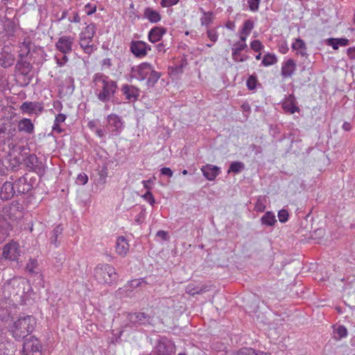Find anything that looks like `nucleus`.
<instances>
[{
    "label": "nucleus",
    "instance_id": "nucleus-1",
    "mask_svg": "<svg viewBox=\"0 0 355 355\" xmlns=\"http://www.w3.org/2000/svg\"><path fill=\"white\" fill-rule=\"evenodd\" d=\"M92 83L94 92L101 102L109 101L116 93V83L103 73H95L92 78Z\"/></svg>",
    "mask_w": 355,
    "mask_h": 355
},
{
    "label": "nucleus",
    "instance_id": "nucleus-2",
    "mask_svg": "<svg viewBox=\"0 0 355 355\" xmlns=\"http://www.w3.org/2000/svg\"><path fill=\"white\" fill-rule=\"evenodd\" d=\"M161 76L159 72L155 70L149 63L143 62L131 69V77L139 81L146 80L148 87H153Z\"/></svg>",
    "mask_w": 355,
    "mask_h": 355
},
{
    "label": "nucleus",
    "instance_id": "nucleus-3",
    "mask_svg": "<svg viewBox=\"0 0 355 355\" xmlns=\"http://www.w3.org/2000/svg\"><path fill=\"white\" fill-rule=\"evenodd\" d=\"M35 324V319L31 315H27L14 322L9 330L16 339H21L31 333Z\"/></svg>",
    "mask_w": 355,
    "mask_h": 355
},
{
    "label": "nucleus",
    "instance_id": "nucleus-4",
    "mask_svg": "<svg viewBox=\"0 0 355 355\" xmlns=\"http://www.w3.org/2000/svg\"><path fill=\"white\" fill-rule=\"evenodd\" d=\"M94 276L96 281L103 284H112L117 280L115 268L107 263H100L94 270Z\"/></svg>",
    "mask_w": 355,
    "mask_h": 355
},
{
    "label": "nucleus",
    "instance_id": "nucleus-5",
    "mask_svg": "<svg viewBox=\"0 0 355 355\" xmlns=\"http://www.w3.org/2000/svg\"><path fill=\"white\" fill-rule=\"evenodd\" d=\"M96 31V25L91 23L84 28L79 34L80 46L87 54H91L96 49V46L92 44Z\"/></svg>",
    "mask_w": 355,
    "mask_h": 355
},
{
    "label": "nucleus",
    "instance_id": "nucleus-6",
    "mask_svg": "<svg viewBox=\"0 0 355 355\" xmlns=\"http://www.w3.org/2000/svg\"><path fill=\"white\" fill-rule=\"evenodd\" d=\"M8 159L4 160L2 157H0V175H4L6 174L8 167L14 168L20 164L24 161V157L22 155H17L15 151L11 152Z\"/></svg>",
    "mask_w": 355,
    "mask_h": 355
},
{
    "label": "nucleus",
    "instance_id": "nucleus-7",
    "mask_svg": "<svg viewBox=\"0 0 355 355\" xmlns=\"http://www.w3.org/2000/svg\"><path fill=\"white\" fill-rule=\"evenodd\" d=\"M123 127L124 123L118 115L111 114L107 116L106 130L112 135H119L123 129Z\"/></svg>",
    "mask_w": 355,
    "mask_h": 355
},
{
    "label": "nucleus",
    "instance_id": "nucleus-8",
    "mask_svg": "<svg viewBox=\"0 0 355 355\" xmlns=\"http://www.w3.org/2000/svg\"><path fill=\"white\" fill-rule=\"evenodd\" d=\"M16 125L10 119L3 118L0 119V138L10 139L15 134Z\"/></svg>",
    "mask_w": 355,
    "mask_h": 355
},
{
    "label": "nucleus",
    "instance_id": "nucleus-9",
    "mask_svg": "<svg viewBox=\"0 0 355 355\" xmlns=\"http://www.w3.org/2000/svg\"><path fill=\"white\" fill-rule=\"evenodd\" d=\"M23 355H42V345L35 337L26 339L23 345Z\"/></svg>",
    "mask_w": 355,
    "mask_h": 355
},
{
    "label": "nucleus",
    "instance_id": "nucleus-10",
    "mask_svg": "<svg viewBox=\"0 0 355 355\" xmlns=\"http://www.w3.org/2000/svg\"><path fill=\"white\" fill-rule=\"evenodd\" d=\"M15 60L13 49L10 46H4L0 51V66L8 68L13 65Z\"/></svg>",
    "mask_w": 355,
    "mask_h": 355
},
{
    "label": "nucleus",
    "instance_id": "nucleus-11",
    "mask_svg": "<svg viewBox=\"0 0 355 355\" xmlns=\"http://www.w3.org/2000/svg\"><path fill=\"white\" fill-rule=\"evenodd\" d=\"M21 254L19 245L15 241L6 244L3 249V257L11 261H15Z\"/></svg>",
    "mask_w": 355,
    "mask_h": 355
},
{
    "label": "nucleus",
    "instance_id": "nucleus-12",
    "mask_svg": "<svg viewBox=\"0 0 355 355\" xmlns=\"http://www.w3.org/2000/svg\"><path fill=\"white\" fill-rule=\"evenodd\" d=\"M131 52L137 58H144L151 47L145 42L138 40L133 41L130 44Z\"/></svg>",
    "mask_w": 355,
    "mask_h": 355
},
{
    "label": "nucleus",
    "instance_id": "nucleus-13",
    "mask_svg": "<svg viewBox=\"0 0 355 355\" xmlns=\"http://www.w3.org/2000/svg\"><path fill=\"white\" fill-rule=\"evenodd\" d=\"M74 38L69 35H63L59 37L55 44L56 49L64 54H67L72 51Z\"/></svg>",
    "mask_w": 355,
    "mask_h": 355
},
{
    "label": "nucleus",
    "instance_id": "nucleus-14",
    "mask_svg": "<svg viewBox=\"0 0 355 355\" xmlns=\"http://www.w3.org/2000/svg\"><path fill=\"white\" fill-rule=\"evenodd\" d=\"M297 69L296 62L293 59L285 60L282 63L281 76L283 78H291Z\"/></svg>",
    "mask_w": 355,
    "mask_h": 355
},
{
    "label": "nucleus",
    "instance_id": "nucleus-15",
    "mask_svg": "<svg viewBox=\"0 0 355 355\" xmlns=\"http://www.w3.org/2000/svg\"><path fill=\"white\" fill-rule=\"evenodd\" d=\"M130 244L123 236H119L116 241L115 251L121 257H125L129 252Z\"/></svg>",
    "mask_w": 355,
    "mask_h": 355
},
{
    "label": "nucleus",
    "instance_id": "nucleus-16",
    "mask_svg": "<svg viewBox=\"0 0 355 355\" xmlns=\"http://www.w3.org/2000/svg\"><path fill=\"white\" fill-rule=\"evenodd\" d=\"M166 33V29L165 28L155 26L149 31L148 39L151 43H155L159 42Z\"/></svg>",
    "mask_w": 355,
    "mask_h": 355
},
{
    "label": "nucleus",
    "instance_id": "nucleus-17",
    "mask_svg": "<svg viewBox=\"0 0 355 355\" xmlns=\"http://www.w3.org/2000/svg\"><path fill=\"white\" fill-rule=\"evenodd\" d=\"M201 171L203 175L210 181L214 180L220 172L219 167L211 164L202 166Z\"/></svg>",
    "mask_w": 355,
    "mask_h": 355
},
{
    "label": "nucleus",
    "instance_id": "nucleus-18",
    "mask_svg": "<svg viewBox=\"0 0 355 355\" xmlns=\"http://www.w3.org/2000/svg\"><path fill=\"white\" fill-rule=\"evenodd\" d=\"M282 107L284 112L290 114H294L300 111L299 107L296 105V101L293 95H289L285 98L282 103Z\"/></svg>",
    "mask_w": 355,
    "mask_h": 355
},
{
    "label": "nucleus",
    "instance_id": "nucleus-19",
    "mask_svg": "<svg viewBox=\"0 0 355 355\" xmlns=\"http://www.w3.org/2000/svg\"><path fill=\"white\" fill-rule=\"evenodd\" d=\"M291 47L295 53L302 57H307V48L305 42L300 38H296L293 40Z\"/></svg>",
    "mask_w": 355,
    "mask_h": 355
},
{
    "label": "nucleus",
    "instance_id": "nucleus-20",
    "mask_svg": "<svg viewBox=\"0 0 355 355\" xmlns=\"http://www.w3.org/2000/svg\"><path fill=\"white\" fill-rule=\"evenodd\" d=\"M43 107L37 102H24L20 106V110L22 113L31 114L37 111L42 112Z\"/></svg>",
    "mask_w": 355,
    "mask_h": 355
},
{
    "label": "nucleus",
    "instance_id": "nucleus-21",
    "mask_svg": "<svg viewBox=\"0 0 355 355\" xmlns=\"http://www.w3.org/2000/svg\"><path fill=\"white\" fill-rule=\"evenodd\" d=\"M15 189V184L10 182H5L0 191V198L5 200L10 199L12 197Z\"/></svg>",
    "mask_w": 355,
    "mask_h": 355
},
{
    "label": "nucleus",
    "instance_id": "nucleus-22",
    "mask_svg": "<svg viewBox=\"0 0 355 355\" xmlns=\"http://www.w3.org/2000/svg\"><path fill=\"white\" fill-rule=\"evenodd\" d=\"M15 187L19 193H25L32 189V185L28 182L26 178L21 177L15 182Z\"/></svg>",
    "mask_w": 355,
    "mask_h": 355
},
{
    "label": "nucleus",
    "instance_id": "nucleus-23",
    "mask_svg": "<svg viewBox=\"0 0 355 355\" xmlns=\"http://www.w3.org/2000/svg\"><path fill=\"white\" fill-rule=\"evenodd\" d=\"M121 90L125 98L130 101H135L139 96V90L134 86L125 85Z\"/></svg>",
    "mask_w": 355,
    "mask_h": 355
},
{
    "label": "nucleus",
    "instance_id": "nucleus-24",
    "mask_svg": "<svg viewBox=\"0 0 355 355\" xmlns=\"http://www.w3.org/2000/svg\"><path fill=\"white\" fill-rule=\"evenodd\" d=\"M11 230L10 223L0 216V242L3 241L9 236Z\"/></svg>",
    "mask_w": 355,
    "mask_h": 355
},
{
    "label": "nucleus",
    "instance_id": "nucleus-25",
    "mask_svg": "<svg viewBox=\"0 0 355 355\" xmlns=\"http://www.w3.org/2000/svg\"><path fill=\"white\" fill-rule=\"evenodd\" d=\"M144 16L151 23H157L161 20L159 12L150 7L144 10Z\"/></svg>",
    "mask_w": 355,
    "mask_h": 355
},
{
    "label": "nucleus",
    "instance_id": "nucleus-26",
    "mask_svg": "<svg viewBox=\"0 0 355 355\" xmlns=\"http://www.w3.org/2000/svg\"><path fill=\"white\" fill-rule=\"evenodd\" d=\"M327 45L331 46L334 50L339 46H346L349 44V40L346 38H328L325 40Z\"/></svg>",
    "mask_w": 355,
    "mask_h": 355
},
{
    "label": "nucleus",
    "instance_id": "nucleus-27",
    "mask_svg": "<svg viewBox=\"0 0 355 355\" xmlns=\"http://www.w3.org/2000/svg\"><path fill=\"white\" fill-rule=\"evenodd\" d=\"M18 129L21 132L31 134L33 132L34 125L30 119H23L19 122Z\"/></svg>",
    "mask_w": 355,
    "mask_h": 355
},
{
    "label": "nucleus",
    "instance_id": "nucleus-28",
    "mask_svg": "<svg viewBox=\"0 0 355 355\" xmlns=\"http://www.w3.org/2000/svg\"><path fill=\"white\" fill-rule=\"evenodd\" d=\"M254 22L251 19L245 20L243 22V24L241 27V29L239 32L241 37L248 38V35L252 32L254 28Z\"/></svg>",
    "mask_w": 355,
    "mask_h": 355
},
{
    "label": "nucleus",
    "instance_id": "nucleus-29",
    "mask_svg": "<svg viewBox=\"0 0 355 355\" xmlns=\"http://www.w3.org/2000/svg\"><path fill=\"white\" fill-rule=\"evenodd\" d=\"M234 355H271L270 353L256 351L251 347H243L237 350Z\"/></svg>",
    "mask_w": 355,
    "mask_h": 355
},
{
    "label": "nucleus",
    "instance_id": "nucleus-30",
    "mask_svg": "<svg viewBox=\"0 0 355 355\" xmlns=\"http://www.w3.org/2000/svg\"><path fill=\"white\" fill-rule=\"evenodd\" d=\"M261 224L267 226H272L277 222L275 215L272 211H267L261 218Z\"/></svg>",
    "mask_w": 355,
    "mask_h": 355
},
{
    "label": "nucleus",
    "instance_id": "nucleus-31",
    "mask_svg": "<svg viewBox=\"0 0 355 355\" xmlns=\"http://www.w3.org/2000/svg\"><path fill=\"white\" fill-rule=\"evenodd\" d=\"M67 116L64 114H58L55 119L53 125V131L57 133H60L62 131L61 124L65 121Z\"/></svg>",
    "mask_w": 355,
    "mask_h": 355
},
{
    "label": "nucleus",
    "instance_id": "nucleus-32",
    "mask_svg": "<svg viewBox=\"0 0 355 355\" xmlns=\"http://www.w3.org/2000/svg\"><path fill=\"white\" fill-rule=\"evenodd\" d=\"M31 41L25 39L19 46V55L21 58L26 56L31 51Z\"/></svg>",
    "mask_w": 355,
    "mask_h": 355
},
{
    "label": "nucleus",
    "instance_id": "nucleus-33",
    "mask_svg": "<svg viewBox=\"0 0 355 355\" xmlns=\"http://www.w3.org/2000/svg\"><path fill=\"white\" fill-rule=\"evenodd\" d=\"M266 198L263 196H259L254 205V210L258 212H263L266 209Z\"/></svg>",
    "mask_w": 355,
    "mask_h": 355
},
{
    "label": "nucleus",
    "instance_id": "nucleus-34",
    "mask_svg": "<svg viewBox=\"0 0 355 355\" xmlns=\"http://www.w3.org/2000/svg\"><path fill=\"white\" fill-rule=\"evenodd\" d=\"M246 40L245 37H241L239 41L235 42L232 49V51L241 52L247 47Z\"/></svg>",
    "mask_w": 355,
    "mask_h": 355
},
{
    "label": "nucleus",
    "instance_id": "nucleus-35",
    "mask_svg": "<svg viewBox=\"0 0 355 355\" xmlns=\"http://www.w3.org/2000/svg\"><path fill=\"white\" fill-rule=\"evenodd\" d=\"M205 291L202 287L196 286L193 284H189L186 287V292L191 295L195 294H200Z\"/></svg>",
    "mask_w": 355,
    "mask_h": 355
},
{
    "label": "nucleus",
    "instance_id": "nucleus-36",
    "mask_svg": "<svg viewBox=\"0 0 355 355\" xmlns=\"http://www.w3.org/2000/svg\"><path fill=\"white\" fill-rule=\"evenodd\" d=\"M244 167H245V166H244L243 163H242L241 162H234L230 164V166L229 170L227 171V173H230L231 172H233L235 173H238L241 172L244 168Z\"/></svg>",
    "mask_w": 355,
    "mask_h": 355
},
{
    "label": "nucleus",
    "instance_id": "nucleus-37",
    "mask_svg": "<svg viewBox=\"0 0 355 355\" xmlns=\"http://www.w3.org/2000/svg\"><path fill=\"white\" fill-rule=\"evenodd\" d=\"M277 58L274 54L268 53L264 55L262 60V64L266 66H270L277 62Z\"/></svg>",
    "mask_w": 355,
    "mask_h": 355
},
{
    "label": "nucleus",
    "instance_id": "nucleus-38",
    "mask_svg": "<svg viewBox=\"0 0 355 355\" xmlns=\"http://www.w3.org/2000/svg\"><path fill=\"white\" fill-rule=\"evenodd\" d=\"M6 345H10V343L7 340L3 329L0 328V352L4 351L6 349ZM3 353L5 354V352Z\"/></svg>",
    "mask_w": 355,
    "mask_h": 355
},
{
    "label": "nucleus",
    "instance_id": "nucleus-39",
    "mask_svg": "<svg viewBox=\"0 0 355 355\" xmlns=\"http://www.w3.org/2000/svg\"><path fill=\"white\" fill-rule=\"evenodd\" d=\"M37 266L38 263L36 259H30L26 264V268L29 272L33 273L35 272V269L37 268Z\"/></svg>",
    "mask_w": 355,
    "mask_h": 355
},
{
    "label": "nucleus",
    "instance_id": "nucleus-40",
    "mask_svg": "<svg viewBox=\"0 0 355 355\" xmlns=\"http://www.w3.org/2000/svg\"><path fill=\"white\" fill-rule=\"evenodd\" d=\"M232 58L235 62H244L248 58V55H243L241 52L232 51Z\"/></svg>",
    "mask_w": 355,
    "mask_h": 355
},
{
    "label": "nucleus",
    "instance_id": "nucleus-41",
    "mask_svg": "<svg viewBox=\"0 0 355 355\" xmlns=\"http://www.w3.org/2000/svg\"><path fill=\"white\" fill-rule=\"evenodd\" d=\"M277 216L281 223H286L288 220V212L286 209L279 211Z\"/></svg>",
    "mask_w": 355,
    "mask_h": 355
},
{
    "label": "nucleus",
    "instance_id": "nucleus-42",
    "mask_svg": "<svg viewBox=\"0 0 355 355\" xmlns=\"http://www.w3.org/2000/svg\"><path fill=\"white\" fill-rule=\"evenodd\" d=\"M84 11L87 15H92L96 11V6L92 3H87L84 7Z\"/></svg>",
    "mask_w": 355,
    "mask_h": 355
},
{
    "label": "nucleus",
    "instance_id": "nucleus-43",
    "mask_svg": "<svg viewBox=\"0 0 355 355\" xmlns=\"http://www.w3.org/2000/svg\"><path fill=\"white\" fill-rule=\"evenodd\" d=\"M211 21H212V13L211 12L204 13V15L201 18L202 25L207 26L211 22Z\"/></svg>",
    "mask_w": 355,
    "mask_h": 355
},
{
    "label": "nucleus",
    "instance_id": "nucleus-44",
    "mask_svg": "<svg viewBox=\"0 0 355 355\" xmlns=\"http://www.w3.org/2000/svg\"><path fill=\"white\" fill-rule=\"evenodd\" d=\"M168 347V354L173 352V344L168 341L167 343H160L157 346V349L159 352H162V349L165 348L166 346Z\"/></svg>",
    "mask_w": 355,
    "mask_h": 355
},
{
    "label": "nucleus",
    "instance_id": "nucleus-45",
    "mask_svg": "<svg viewBox=\"0 0 355 355\" xmlns=\"http://www.w3.org/2000/svg\"><path fill=\"white\" fill-rule=\"evenodd\" d=\"M250 46L252 50H254L256 52L260 51L263 46L262 45L261 42L258 40H254L251 42Z\"/></svg>",
    "mask_w": 355,
    "mask_h": 355
},
{
    "label": "nucleus",
    "instance_id": "nucleus-46",
    "mask_svg": "<svg viewBox=\"0 0 355 355\" xmlns=\"http://www.w3.org/2000/svg\"><path fill=\"white\" fill-rule=\"evenodd\" d=\"M257 83V80L256 77L251 76L248 78L247 80V86L249 89H255Z\"/></svg>",
    "mask_w": 355,
    "mask_h": 355
},
{
    "label": "nucleus",
    "instance_id": "nucleus-47",
    "mask_svg": "<svg viewBox=\"0 0 355 355\" xmlns=\"http://www.w3.org/2000/svg\"><path fill=\"white\" fill-rule=\"evenodd\" d=\"M142 197L146 201H147L151 205H154V204L155 203V198L152 193L149 191H148L145 194H144Z\"/></svg>",
    "mask_w": 355,
    "mask_h": 355
},
{
    "label": "nucleus",
    "instance_id": "nucleus-48",
    "mask_svg": "<svg viewBox=\"0 0 355 355\" xmlns=\"http://www.w3.org/2000/svg\"><path fill=\"white\" fill-rule=\"evenodd\" d=\"M336 334L340 338H345L347 336V330L344 326H339L336 329Z\"/></svg>",
    "mask_w": 355,
    "mask_h": 355
},
{
    "label": "nucleus",
    "instance_id": "nucleus-49",
    "mask_svg": "<svg viewBox=\"0 0 355 355\" xmlns=\"http://www.w3.org/2000/svg\"><path fill=\"white\" fill-rule=\"evenodd\" d=\"M55 58L56 60L57 64L60 67L63 66L68 61V58L66 54L62 55L61 58H60L58 55H55Z\"/></svg>",
    "mask_w": 355,
    "mask_h": 355
},
{
    "label": "nucleus",
    "instance_id": "nucleus-50",
    "mask_svg": "<svg viewBox=\"0 0 355 355\" xmlns=\"http://www.w3.org/2000/svg\"><path fill=\"white\" fill-rule=\"evenodd\" d=\"M260 0H249V8L252 11H257L259 9Z\"/></svg>",
    "mask_w": 355,
    "mask_h": 355
},
{
    "label": "nucleus",
    "instance_id": "nucleus-51",
    "mask_svg": "<svg viewBox=\"0 0 355 355\" xmlns=\"http://www.w3.org/2000/svg\"><path fill=\"white\" fill-rule=\"evenodd\" d=\"M180 0H162L160 4L163 8L171 7L176 5Z\"/></svg>",
    "mask_w": 355,
    "mask_h": 355
},
{
    "label": "nucleus",
    "instance_id": "nucleus-52",
    "mask_svg": "<svg viewBox=\"0 0 355 355\" xmlns=\"http://www.w3.org/2000/svg\"><path fill=\"white\" fill-rule=\"evenodd\" d=\"M37 162V158L34 155H30L27 157V163L31 164V167L35 169V163Z\"/></svg>",
    "mask_w": 355,
    "mask_h": 355
},
{
    "label": "nucleus",
    "instance_id": "nucleus-53",
    "mask_svg": "<svg viewBox=\"0 0 355 355\" xmlns=\"http://www.w3.org/2000/svg\"><path fill=\"white\" fill-rule=\"evenodd\" d=\"M207 36L213 42H216L218 40V33L214 30H209L207 31Z\"/></svg>",
    "mask_w": 355,
    "mask_h": 355
},
{
    "label": "nucleus",
    "instance_id": "nucleus-54",
    "mask_svg": "<svg viewBox=\"0 0 355 355\" xmlns=\"http://www.w3.org/2000/svg\"><path fill=\"white\" fill-rule=\"evenodd\" d=\"M77 181L80 184L85 185L88 182V177L85 173H80L78 175Z\"/></svg>",
    "mask_w": 355,
    "mask_h": 355
},
{
    "label": "nucleus",
    "instance_id": "nucleus-55",
    "mask_svg": "<svg viewBox=\"0 0 355 355\" xmlns=\"http://www.w3.org/2000/svg\"><path fill=\"white\" fill-rule=\"evenodd\" d=\"M107 169L106 167H104L99 173L100 179L103 183H105L106 181V178L107 177Z\"/></svg>",
    "mask_w": 355,
    "mask_h": 355
},
{
    "label": "nucleus",
    "instance_id": "nucleus-56",
    "mask_svg": "<svg viewBox=\"0 0 355 355\" xmlns=\"http://www.w3.org/2000/svg\"><path fill=\"white\" fill-rule=\"evenodd\" d=\"M157 236L161 238L164 241L168 240V235L166 231L159 230L157 232Z\"/></svg>",
    "mask_w": 355,
    "mask_h": 355
},
{
    "label": "nucleus",
    "instance_id": "nucleus-57",
    "mask_svg": "<svg viewBox=\"0 0 355 355\" xmlns=\"http://www.w3.org/2000/svg\"><path fill=\"white\" fill-rule=\"evenodd\" d=\"M21 66H23L24 67V69L22 71V73H26L29 71V64L27 63V62H23V63H19L18 62L17 64V68L19 69V70L21 69Z\"/></svg>",
    "mask_w": 355,
    "mask_h": 355
},
{
    "label": "nucleus",
    "instance_id": "nucleus-58",
    "mask_svg": "<svg viewBox=\"0 0 355 355\" xmlns=\"http://www.w3.org/2000/svg\"><path fill=\"white\" fill-rule=\"evenodd\" d=\"M161 173L162 175H167L168 177H172L173 176V171H171V169L170 168H168V167H164L161 169Z\"/></svg>",
    "mask_w": 355,
    "mask_h": 355
},
{
    "label": "nucleus",
    "instance_id": "nucleus-59",
    "mask_svg": "<svg viewBox=\"0 0 355 355\" xmlns=\"http://www.w3.org/2000/svg\"><path fill=\"white\" fill-rule=\"evenodd\" d=\"M96 132V135L100 137V138H103L104 137H105V135H107V133L108 132L107 130H102V129H99V128H97L95 131Z\"/></svg>",
    "mask_w": 355,
    "mask_h": 355
},
{
    "label": "nucleus",
    "instance_id": "nucleus-60",
    "mask_svg": "<svg viewBox=\"0 0 355 355\" xmlns=\"http://www.w3.org/2000/svg\"><path fill=\"white\" fill-rule=\"evenodd\" d=\"M347 55L350 59H355V47H350L347 51Z\"/></svg>",
    "mask_w": 355,
    "mask_h": 355
},
{
    "label": "nucleus",
    "instance_id": "nucleus-61",
    "mask_svg": "<svg viewBox=\"0 0 355 355\" xmlns=\"http://www.w3.org/2000/svg\"><path fill=\"white\" fill-rule=\"evenodd\" d=\"M135 222L139 225V224H141L143 223V221L144 220V214L141 212L139 213L136 217H135Z\"/></svg>",
    "mask_w": 355,
    "mask_h": 355
},
{
    "label": "nucleus",
    "instance_id": "nucleus-62",
    "mask_svg": "<svg viewBox=\"0 0 355 355\" xmlns=\"http://www.w3.org/2000/svg\"><path fill=\"white\" fill-rule=\"evenodd\" d=\"M69 21L70 22L79 23L80 21V18L79 17V15L77 12H75L73 14V17L72 18H69Z\"/></svg>",
    "mask_w": 355,
    "mask_h": 355
},
{
    "label": "nucleus",
    "instance_id": "nucleus-63",
    "mask_svg": "<svg viewBox=\"0 0 355 355\" xmlns=\"http://www.w3.org/2000/svg\"><path fill=\"white\" fill-rule=\"evenodd\" d=\"M53 107L56 110L60 111L62 107V105L59 101H54L53 103Z\"/></svg>",
    "mask_w": 355,
    "mask_h": 355
},
{
    "label": "nucleus",
    "instance_id": "nucleus-64",
    "mask_svg": "<svg viewBox=\"0 0 355 355\" xmlns=\"http://www.w3.org/2000/svg\"><path fill=\"white\" fill-rule=\"evenodd\" d=\"M153 182V180H143L142 181V184L144 186V188L147 189H150V187L149 186V184Z\"/></svg>",
    "mask_w": 355,
    "mask_h": 355
}]
</instances>
